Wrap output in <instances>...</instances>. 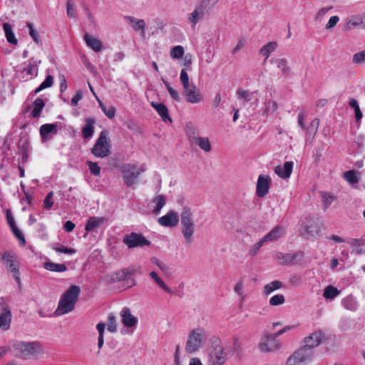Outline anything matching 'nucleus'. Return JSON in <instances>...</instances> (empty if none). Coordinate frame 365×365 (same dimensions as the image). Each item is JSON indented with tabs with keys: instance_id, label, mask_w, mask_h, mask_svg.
Here are the masks:
<instances>
[{
	"instance_id": "f257e3e1",
	"label": "nucleus",
	"mask_w": 365,
	"mask_h": 365,
	"mask_svg": "<svg viewBox=\"0 0 365 365\" xmlns=\"http://www.w3.org/2000/svg\"><path fill=\"white\" fill-rule=\"evenodd\" d=\"M81 289L78 286L71 285L61 296L58 307L55 312L56 315H63L73 310L78 302Z\"/></svg>"
},
{
	"instance_id": "f03ea898",
	"label": "nucleus",
	"mask_w": 365,
	"mask_h": 365,
	"mask_svg": "<svg viewBox=\"0 0 365 365\" xmlns=\"http://www.w3.org/2000/svg\"><path fill=\"white\" fill-rule=\"evenodd\" d=\"M13 347L16 351L15 356L22 359H29L44 352L42 344L36 341H17L14 343Z\"/></svg>"
},
{
	"instance_id": "7ed1b4c3",
	"label": "nucleus",
	"mask_w": 365,
	"mask_h": 365,
	"mask_svg": "<svg viewBox=\"0 0 365 365\" xmlns=\"http://www.w3.org/2000/svg\"><path fill=\"white\" fill-rule=\"evenodd\" d=\"M209 361L211 365H224L227 359V354L222 345L220 338L212 336L208 349Z\"/></svg>"
},
{
	"instance_id": "20e7f679",
	"label": "nucleus",
	"mask_w": 365,
	"mask_h": 365,
	"mask_svg": "<svg viewBox=\"0 0 365 365\" xmlns=\"http://www.w3.org/2000/svg\"><path fill=\"white\" fill-rule=\"evenodd\" d=\"M145 170L146 168L144 165L138 166L133 163H125L120 167L124 183L128 187H131L136 184L140 175Z\"/></svg>"
},
{
	"instance_id": "39448f33",
	"label": "nucleus",
	"mask_w": 365,
	"mask_h": 365,
	"mask_svg": "<svg viewBox=\"0 0 365 365\" xmlns=\"http://www.w3.org/2000/svg\"><path fill=\"white\" fill-rule=\"evenodd\" d=\"M181 231L187 244L192 241V235L195 232V223L193 221V213L191 208L185 206L180 214Z\"/></svg>"
},
{
	"instance_id": "423d86ee",
	"label": "nucleus",
	"mask_w": 365,
	"mask_h": 365,
	"mask_svg": "<svg viewBox=\"0 0 365 365\" xmlns=\"http://www.w3.org/2000/svg\"><path fill=\"white\" fill-rule=\"evenodd\" d=\"M207 339L206 331L201 328L194 329L189 333L185 345V351L188 354L197 351Z\"/></svg>"
},
{
	"instance_id": "0eeeda50",
	"label": "nucleus",
	"mask_w": 365,
	"mask_h": 365,
	"mask_svg": "<svg viewBox=\"0 0 365 365\" xmlns=\"http://www.w3.org/2000/svg\"><path fill=\"white\" fill-rule=\"evenodd\" d=\"M91 153L97 158H104L110 153V140L108 131L104 130L101 132L95 145L91 148Z\"/></svg>"
},
{
	"instance_id": "6e6552de",
	"label": "nucleus",
	"mask_w": 365,
	"mask_h": 365,
	"mask_svg": "<svg viewBox=\"0 0 365 365\" xmlns=\"http://www.w3.org/2000/svg\"><path fill=\"white\" fill-rule=\"evenodd\" d=\"M313 356L312 351L299 349L287 358L286 365H307L312 361Z\"/></svg>"
},
{
	"instance_id": "1a4fd4ad",
	"label": "nucleus",
	"mask_w": 365,
	"mask_h": 365,
	"mask_svg": "<svg viewBox=\"0 0 365 365\" xmlns=\"http://www.w3.org/2000/svg\"><path fill=\"white\" fill-rule=\"evenodd\" d=\"M123 242L129 248L143 247L150 246L151 242L146 239L141 233L132 232L123 238Z\"/></svg>"
},
{
	"instance_id": "9d476101",
	"label": "nucleus",
	"mask_w": 365,
	"mask_h": 365,
	"mask_svg": "<svg viewBox=\"0 0 365 365\" xmlns=\"http://www.w3.org/2000/svg\"><path fill=\"white\" fill-rule=\"evenodd\" d=\"M2 262L9 272H11L14 278L18 283H20V272L18 261L16 255L11 252H6L2 256Z\"/></svg>"
},
{
	"instance_id": "9b49d317",
	"label": "nucleus",
	"mask_w": 365,
	"mask_h": 365,
	"mask_svg": "<svg viewBox=\"0 0 365 365\" xmlns=\"http://www.w3.org/2000/svg\"><path fill=\"white\" fill-rule=\"evenodd\" d=\"M280 347V341L272 334L267 332L264 333L259 344V349L262 352H273L279 349Z\"/></svg>"
},
{
	"instance_id": "f8f14e48",
	"label": "nucleus",
	"mask_w": 365,
	"mask_h": 365,
	"mask_svg": "<svg viewBox=\"0 0 365 365\" xmlns=\"http://www.w3.org/2000/svg\"><path fill=\"white\" fill-rule=\"evenodd\" d=\"M322 339L323 334L321 331H314L304 339V345L300 349L312 351L322 343Z\"/></svg>"
},
{
	"instance_id": "ddd939ff",
	"label": "nucleus",
	"mask_w": 365,
	"mask_h": 365,
	"mask_svg": "<svg viewBox=\"0 0 365 365\" xmlns=\"http://www.w3.org/2000/svg\"><path fill=\"white\" fill-rule=\"evenodd\" d=\"M271 185V178L268 175H260L258 177L257 187H256V195L259 197H264L269 190V187Z\"/></svg>"
},
{
	"instance_id": "4468645a",
	"label": "nucleus",
	"mask_w": 365,
	"mask_h": 365,
	"mask_svg": "<svg viewBox=\"0 0 365 365\" xmlns=\"http://www.w3.org/2000/svg\"><path fill=\"white\" fill-rule=\"evenodd\" d=\"M183 94L186 97V101L191 103H198L202 100L200 90L195 85L183 88Z\"/></svg>"
},
{
	"instance_id": "2eb2a0df",
	"label": "nucleus",
	"mask_w": 365,
	"mask_h": 365,
	"mask_svg": "<svg viewBox=\"0 0 365 365\" xmlns=\"http://www.w3.org/2000/svg\"><path fill=\"white\" fill-rule=\"evenodd\" d=\"M158 222L162 226L173 227L178 224L179 216L177 212L170 211L165 215L159 217Z\"/></svg>"
},
{
	"instance_id": "dca6fc26",
	"label": "nucleus",
	"mask_w": 365,
	"mask_h": 365,
	"mask_svg": "<svg viewBox=\"0 0 365 365\" xmlns=\"http://www.w3.org/2000/svg\"><path fill=\"white\" fill-rule=\"evenodd\" d=\"M120 316L122 323L126 327H133L138 323V319L131 314L130 309L128 307H124L120 311Z\"/></svg>"
},
{
	"instance_id": "f3484780",
	"label": "nucleus",
	"mask_w": 365,
	"mask_h": 365,
	"mask_svg": "<svg viewBox=\"0 0 365 365\" xmlns=\"http://www.w3.org/2000/svg\"><path fill=\"white\" fill-rule=\"evenodd\" d=\"M58 123H46L40 127V135L43 141L49 139V135H56L58 133Z\"/></svg>"
},
{
	"instance_id": "a211bd4d",
	"label": "nucleus",
	"mask_w": 365,
	"mask_h": 365,
	"mask_svg": "<svg viewBox=\"0 0 365 365\" xmlns=\"http://www.w3.org/2000/svg\"><path fill=\"white\" fill-rule=\"evenodd\" d=\"M285 230L282 226L277 225L274 227L270 232L264 235L262 239L265 242L277 241L284 236Z\"/></svg>"
},
{
	"instance_id": "6ab92c4d",
	"label": "nucleus",
	"mask_w": 365,
	"mask_h": 365,
	"mask_svg": "<svg viewBox=\"0 0 365 365\" xmlns=\"http://www.w3.org/2000/svg\"><path fill=\"white\" fill-rule=\"evenodd\" d=\"M293 165L292 162L287 161L283 166H276L274 168V172L279 178L287 179L289 178L292 174Z\"/></svg>"
},
{
	"instance_id": "aec40b11",
	"label": "nucleus",
	"mask_w": 365,
	"mask_h": 365,
	"mask_svg": "<svg viewBox=\"0 0 365 365\" xmlns=\"http://www.w3.org/2000/svg\"><path fill=\"white\" fill-rule=\"evenodd\" d=\"M190 143H195L205 152H210L212 149L210 140L207 137L190 135Z\"/></svg>"
},
{
	"instance_id": "412c9836",
	"label": "nucleus",
	"mask_w": 365,
	"mask_h": 365,
	"mask_svg": "<svg viewBox=\"0 0 365 365\" xmlns=\"http://www.w3.org/2000/svg\"><path fill=\"white\" fill-rule=\"evenodd\" d=\"M108 220L106 217H91L87 221L85 230L87 232H92L99 225L107 222Z\"/></svg>"
},
{
	"instance_id": "4be33fe9",
	"label": "nucleus",
	"mask_w": 365,
	"mask_h": 365,
	"mask_svg": "<svg viewBox=\"0 0 365 365\" xmlns=\"http://www.w3.org/2000/svg\"><path fill=\"white\" fill-rule=\"evenodd\" d=\"M83 39L88 47L95 52H100L103 48V43L98 38L93 37L88 34L84 35Z\"/></svg>"
},
{
	"instance_id": "5701e85b",
	"label": "nucleus",
	"mask_w": 365,
	"mask_h": 365,
	"mask_svg": "<svg viewBox=\"0 0 365 365\" xmlns=\"http://www.w3.org/2000/svg\"><path fill=\"white\" fill-rule=\"evenodd\" d=\"M11 312L8 306L5 307L3 312L0 314V328L3 330H8L11 322Z\"/></svg>"
},
{
	"instance_id": "b1692460",
	"label": "nucleus",
	"mask_w": 365,
	"mask_h": 365,
	"mask_svg": "<svg viewBox=\"0 0 365 365\" xmlns=\"http://www.w3.org/2000/svg\"><path fill=\"white\" fill-rule=\"evenodd\" d=\"M342 306L347 310L355 312L359 307V303L354 296L349 294L341 299Z\"/></svg>"
},
{
	"instance_id": "393cba45",
	"label": "nucleus",
	"mask_w": 365,
	"mask_h": 365,
	"mask_svg": "<svg viewBox=\"0 0 365 365\" xmlns=\"http://www.w3.org/2000/svg\"><path fill=\"white\" fill-rule=\"evenodd\" d=\"M151 106L155 109L159 115L161 117L163 121H166L169 120L170 122H172V119L169 115L168 110L166 106L163 103L152 102Z\"/></svg>"
},
{
	"instance_id": "a878e982",
	"label": "nucleus",
	"mask_w": 365,
	"mask_h": 365,
	"mask_svg": "<svg viewBox=\"0 0 365 365\" xmlns=\"http://www.w3.org/2000/svg\"><path fill=\"white\" fill-rule=\"evenodd\" d=\"M86 125L82 129V135L85 139H90L94 133L95 120L93 118H86Z\"/></svg>"
},
{
	"instance_id": "bb28decb",
	"label": "nucleus",
	"mask_w": 365,
	"mask_h": 365,
	"mask_svg": "<svg viewBox=\"0 0 365 365\" xmlns=\"http://www.w3.org/2000/svg\"><path fill=\"white\" fill-rule=\"evenodd\" d=\"M271 63H274L277 67L282 71L283 75L290 72V68L288 66V61L284 58H274L271 59Z\"/></svg>"
},
{
	"instance_id": "cd10ccee",
	"label": "nucleus",
	"mask_w": 365,
	"mask_h": 365,
	"mask_svg": "<svg viewBox=\"0 0 365 365\" xmlns=\"http://www.w3.org/2000/svg\"><path fill=\"white\" fill-rule=\"evenodd\" d=\"M3 29L7 41L11 45H17L18 41L12 31L11 26L9 23H4Z\"/></svg>"
},
{
	"instance_id": "c85d7f7f",
	"label": "nucleus",
	"mask_w": 365,
	"mask_h": 365,
	"mask_svg": "<svg viewBox=\"0 0 365 365\" xmlns=\"http://www.w3.org/2000/svg\"><path fill=\"white\" fill-rule=\"evenodd\" d=\"M44 106L45 103L43 99L37 98L33 103V109L31 113V116L34 118H38Z\"/></svg>"
},
{
	"instance_id": "c756f323",
	"label": "nucleus",
	"mask_w": 365,
	"mask_h": 365,
	"mask_svg": "<svg viewBox=\"0 0 365 365\" xmlns=\"http://www.w3.org/2000/svg\"><path fill=\"white\" fill-rule=\"evenodd\" d=\"M43 267L51 272H63L67 270V267L64 264H57L51 261H47L43 264Z\"/></svg>"
},
{
	"instance_id": "7c9ffc66",
	"label": "nucleus",
	"mask_w": 365,
	"mask_h": 365,
	"mask_svg": "<svg viewBox=\"0 0 365 365\" xmlns=\"http://www.w3.org/2000/svg\"><path fill=\"white\" fill-rule=\"evenodd\" d=\"M363 24V19L359 15H354L347 19L344 26V30L348 31L352 28L361 26Z\"/></svg>"
},
{
	"instance_id": "2f4dec72",
	"label": "nucleus",
	"mask_w": 365,
	"mask_h": 365,
	"mask_svg": "<svg viewBox=\"0 0 365 365\" xmlns=\"http://www.w3.org/2000/svg\"><path fill=\"white\" fill-rule=\"evenodd\" d=\"M296 257V254H284L282 252H277L276 254V257L281 264H289L292 263Z\"/></svg>"
},
{
	"instance_id": "473e14b6",
	"label": "nucleus",
	"mask_w": 365,
	"mask_h": 365,
	"mask_svg": "<svg viewBox=\"0 0 365 365\" xmlns=\"http://www.w3.org/2000/svg\"><path fill=\"white\" fill-rule=\"evenodd\" d=\"M153 202L155 204V207L153 209V212L155 215H158L160 214L161 209L165 206L166 203V198L163 195H158L153 198Z\"/></svg>"
},
{
	"instance_id": "72a5a7b5",
	"label": "nucleus",
	"mask_w": 365,
	"mask_h": 365,
	"mask_svg": "<svg viewBox=\"0 0 365 365\" xmlns=\"http://www.w3.org/2000/svg\"><path fill=\"white\" fill-rule=\"evenodd\" d=\"M126 19L129 20L130 23L132 24V27L135 31H141L142 35H145V23L143 19L135 20V19L133 16H126Z\"/></svg>"
},
{
	"instance_id": "f704fd0d",
	"label": "nucleus",
	"mask_w": 365,
	"mask_h": 365,
	"mask_svg": "<svg viewBox=\"0 0 365 365\" xmlns=\"http://www.w3.org/2000/svg\"><path fill=\"white\" fill-rule=\"evenodd\" d=\"M360 173L354 170H348L343 173V177L345 180L351 185L356 184L359 181Z\"/></svg>"
},
{
	"instance_id": "c9c22d12",
	"label": "nucleus",
	"mask_w": 365,
	"mask_h": 365,
	"mask_svg": "<svg viewBox=\"0 0 365 365\" xmlns=\"http://www.w3.org/2000/svg\"><path fill=\"white\" fill-rule=\"evenodd\" d=\"M40 63V60H34V58H32L29 61L28 66L25 68L24 71L26 72L28 75L36 76L38 74V67Z\"/></svg>"
},
{
	"instance_id": "e433bc0d",
	"label": "nucleus",
	"mask_w": 365,
	"mask_h": 365,
	"mask_svg": "<svg viewBox=\"0 0 365 365\" xmlns=\"http://www.w3.org/2000/svg\"><path fill=\"white\" fill-rule=\"evenodd\" d=\"M277 43L274 41L269 42L266 45L263 46L259 50V54L264 56L265 58H268L271 53L274 51L277 48Z\"/></svg>"
},
{
	"instance_id": "4c0bfd02",
	"label": "nucleus",
	"mask_w": 365,
	"mask_h": 365,
	"mask_svg": "<svg viewBox=\"0 0 365 365\" xmlns=\"http://www.w3.org/2000/svg\"><path fill=\"white\" fill-rule=\"evenodd\" d=\"M340 294V291L334 286H327L323 293V297L327 299H334Z\"/></svg>"
},
{
	"instance_id": "58836bf2",
	"label": "nucleus",
	"mask_w": 365,
	"mask_h": 365,
	"mask_svg": "<svg viewBox=\"0 0 365 365\" xmlns=\"http://www.w3.org/2000/svg\"><path fill=\"white\" fill-rule=\"evenodd\" d=\"M149 275L160 288L169 294H173L171 289L164 283L155 272H151Z\"/></svg>"
},
{
	"instance_id": "ea45409f",
	"label": "nucleus",
	"mask_w": 365,
	"mask_h": 365,
	"mask_svg": "<svg viewBox=\"0 0 365 365\" xmlns=\"http://www.w3.org/2000/svg\"><path fill=\"white\" fill-rule=\"evenodd\" d=\"M282 287V283L278 280H274L272 282L267 284L264 287V294L265 295L270 294L272 292L276 289H279Z\"/></svg>"
},
{
	"instance_id": "a19ab883",
	"label": "nucleus",
	"mask_w": 365,
	"mask_h": 365,
	"mask_svg": "<svg viewBox=\"0 0 365 365\" xmlns=\"http://www.w3.org/2000/svg\"><path fill=\"white\" fill-rule=\"evenodd\" d=\"M205 12L204 8L199 7L191 13L190 19L194 26L201 19Z\"/></svg>"
},
{
	"instance_id": "79ce46f5",
	"label": "nucleus",
	"mask_w": 365,
	"mask_h": 365,
	"mask_svg": "<svg viewBox=\"0 0 365 365\" xmlns=\"http://www.w3.org/2000/svg\"><path fill=\"white\" fill-rule=\"evenodd\" d=\"M53 83V78L52 76L48 75L46 79L40 84V86L34 91V94L36 95L41 91L52 86Z\"/></svg>"
},
{
	"instance_id": "37998d69",
	"label": "nucleus",
	"mask_w": 365,
	"mask_h": 365,
	"mask_svg": "<svg viewBox=\"0 0 365 365\" xmlns=\"http://www.w3.org/2000/svg\"><path fill=\"white\" fill-rule=\"evenodd\" d=\"M255 93L239 88L237 91V96L239 99L243 100L245 102H250L252 100Z\"/></svg>"
},
{
	"instance_id": "c03bdc74",
	"label": "nucleus",
	"mask_w": 365,
	"mask_h": 365,
	"mask_svg": "<svg viewBox=\"0 0 365 365\" xmlns=\"http://www.w3.org/2000/svg\"><path fill=\"white\" fill-rule=\"evenodd\" d=\"M107 329L111 333L117 331L116 317L113 313H110L108 317Z\"/></svg>"
},
{
	"instance_id": "a18cd8bd",
	"label": "nucleus",
	"mask_w": 365,
	"mask_h": 365,
	"mask_svg": "<svg viewBox=\"0 0 365 365\" xmlns=\"http://www.w3.org/2000/svg\"><path fill=\"white\" fill-rule=\"evenodd\" d=\"M319 125V120L314 118L307 128V135L313 138L317 132Z\"/></svg>"
},
{
	"instance_id": "49530a36",
	"label": "nucleus",
	"mask_w": 365,
	"mask_h": 365,
	"mask_svg": "<svg viewBox=\"0 0 365 365\" xmlns=\"http://www.w3.org/2000/svg\"><path fill=\"white\" fill-rule=\"evenodd\" d=\"M26 26L29 29V34L32 39L37 43L41 44V41L39 36L38 33L35 30L34 26L32 23L28 22L26 24Z\"/></svg>"
},
{
	"instance_id": "de8ad7c7",
	"label": "nucleus",
	"mask_w": 365,
	"mask_h": 365,
	"mask_svg": "<svg viewBox=\"0 0 365 365\" xmlns=\"http://www.w3.org/2000/svg\"><path fill=\"white\" fill-rule=\"evenodd\" d=\"M349 106L355 111L356 120L357 121L360 120L361 119V118H362V113H361V111L360 110V108H359V103H358L356 99H354V98H351L349 101Z\"/></svg>"
},
{
	"instance_id": "09e8293b",
	"label": "nucleus",
	"mask_w": 365,
	"mask_h": 365,
	"mask_svg": "<svg viewBox=\"0 0 365 365\" xmlns=\"http://www.w3.org/2000/svg\"><path fill=\"white\" fill-rule=\"evenodd\" d=\"M100 107L104 114L110 119H112L115 115V108L113 106H109L107 108L104 104L101 102H99Z\"/></svg>"
},
{
	"instance_id": "8fccbe9b",
	"label": "nucleus",
	"mask_w": 365,
	"mask_h": 365,
	"mask_svg": "<svg viewBox=\"0 0 365 365\" xmlns=\"http://www.w3.org/2000/svg\"><path fill=\"white\" fill-rule=\"evenodd\" d=\"M185 51L182 46H175L170 51V56L173 58L179 59L184 55Z\"/></svg>"
},
{
	"instance_id": "3c124183",
	"label": "nucleus",
	"mask_w": 365,
	"mask_h": 365,
	"mask_svg": "<svg viewBox=\"0 0 365 365\" xmlns=\"http://www.w3.org/2000/svg\"><path fill=\"white\" fill-rule=\"evenodd\" d=\"M269 302L272 306H279L285 302V298L283 294H276L270 298Z\"/></svg>"
},
{
	"instance_id": "603ef678",
	"label": "nucleus",
	"mask_w": 365,
	"mask_h": 365,
	"mask_svg": "<svg viewBox=\"0 0 365 365\" xmlns=\"http://www.w3.org/2000/svg\"><path fill=\"white\" fill-rule=\"evenodd\" d=\"M66 12H67V15L69 18H73V19L76 18L75 4H74L73 0H67Z\"/></svg>"
},
{
	"instance_id": "864d4df0",
	"label": "nucleus",
	"mask_w": 365,
	"mask_h": 365,
	"mask_svg": "<svg viewBox=\"0 0 365 365\" xmlns=\"http://www.w3.org/2000/svg\"><path fill=\"white\" fill-rule=\"evenodd\" d=\"M87 165H88L89 170L92 175H93L95 176L100 175L101 168L98 166L97 163H93L92 161H87Z\"/></svg>"
},
{
	"instance_id": "5fc2aeb1",
	"label": "nucleus",
	"mask_w": 365,
	"mask_h": 365,
	"mask_svg": "<svg viewBox=\"0 0 365 365\" xmlns=\"http://www.w3.org/2000/svg\"><path fill=\"white\" fill-rule=\"evenodd\" d=\"M322 197L324 202V209L327 210L334 200V197L327 192H322Z\"/></svg>"
},
{
	"instance_id": "6e6d98bb",
	"label": "nucleus",
	"mask_w": 365,
	"mask_h": 365,
	"mask_svg": "<svg viewBox=\"0 0 365 365\" xmlns=\"http://www.w3.org/2000/svg\"><path fill=\"white\" fill-rule=\"evenodd\" d=\"M132 274L128 269H123L119 272H117L115 274L114 279L118 281L126 280L128 277Z\"/></svg>"
},
{
	"instance_id": "4d7b16f0",
	"label": "nucleus",
	"mask_w": 365,
	"mask_h": 365,
	"mask_svg": "<svg viewBox=\"0 0 365 365\" xmlns=\"http://www.w3.org/2000/svg\"><path fill=\"white\" fill-rule=\"evenodd\" d=\"M352 61L354 63L361 64L365 62V50L356 53L353 56Z\"/></svg>"
},
{
	"instance_id": "13d9d810",
	"label": "nucleus",
	"mask_w": 365,
	"mask_h": 365,
	"mask_svg": "<svg viewBox=\"0 0 365 365\" xmlns=\"http://www.w3.org/2000/svg\"><path fill=\"white\" fill-rule=\"evenodd\" d=\"M180 79L182 84L183 88H187L190 86L189 76L185 69H182L180 75Z\"/></svg>"
},
{
	"instance_id": "bf43d9fd",
	"label": "nucleus",
	"mask_w": 365,
	"mask_h": 365,
	"mask_svg": "<svg viewBox=\"0 0 365 365\" xmlns=\"http://www.w3.org/2000/svg\"><path fill=\"white\" fill-rule=\"evenodd\" d=\"M15 237L19 240L21 245L26 244V240L23 233L18 229L16 226L11 228Z\"/></svg>"
},
{
	"instance_id": "052dcab7",
	"label": "nucleus",
	"mask_w": 365,
	"mask_h": 365,
	"mask_svg": "<svg viewBox=\"0 0 365 365\" xmlns=\"http://www.w3.org/2000/svg\"><path fill=\"white\" fill-rule=\"evenodd\" d=\"M53 192L51 191L49 192L46 198L43 200V207L46 210H49L53 205Z\"/></svg>"
},
{
	"instance_id": "680f3d73",
	"label": "nucleus",
	"mask_w": 365,
	"mask_h": 365,
	"mask_svg": "<svg viewBox=\"0 0 365 365\" xmlns=\"http://www.w3.org/2000/svg\"><path fill=\"white\" fill-rule=\"evenodd\" d=\"M219 0H203L202 3V7L206 12H209L215 5L218 2Z\"/></svg>"
},
{
	"instance_id": "e2e57ef3",
	"label": "nucleus",
	"mask_w": 365,
	"mask_h": 365,
	"mask_svg": "<svg viewBox=\"0 0 365 365\" xmlns=\"http://www.w3.org/2000/svg\"><path fill=\"white\" fill-rule=\"evenodd\" d=\"M53 249L58 252H61L67 255H73L76 252V250L73 248H67L63 245L55 247Z\"/></svg>"
},
{
	"instance_id": "0e129e2a",
	"label": "nucleus",
	"mask_w": 365,
	"mask_h": 365,
	"mask_svg": "<svg viewBox=\"0 0 365 365\" xmlns=\"http://www.w3.org/2000/svg\"><path fill=\"white\" fill-rule=\"evenodd\" d=\"M192 63V55L191 53H187L183 58V69L190 70L191 64Z\"/></svg>"
},
{
	"instance_id": "69168bd1",
	"label": "nucleus",
	"mask_w": 365,
	"mask_h": 365,
	"mask_svg": "<svg viewBox=\"0 0 365 365\" xmlns=\"http://www.w3.org/2000/svg\"><path fill=\"white\" fill-rule=\"evenodd\" d=\"M265 242L263 241V239L262 238L259 242H257V243H255L251 248L250 251V255L251 256H255L257 252L258 251L260 250V248L262 247V246L263 245V244Z\"/></svg>"
},
{
	"instance_id": "338daca9",
	"label": "nucleus",
	"mask_w": 365,
	"mask_h": 365,
	"mask_svg": "<svg viewBox=\"0 0 365 365\" xmlns=\"http://www.w3.org/2000/svg\"><path fill=\"white\" fill-rule=\"evenodd\" d=\"M331 9H332V6L324 7V8L321 9L317 12V14L316 15V17H315L316 20L319 22L322 21V20L323 19L325 14Z\"/></svg>"
},
{
	"instance_id": "774afa93",
	"label": "nucleus",
	"mask_w": 365,
	"mask_h": 365,
	"mask_svg": "<svg viewBox=\"0 0 365 365\" xmlns=\"http://www.w3.org/2000/svg\"><path fill=\"white\" fill-rule=\"evenodd\" d=\"M278 108L277 103L274 101H269L265 103L266 112H274Z\"/></svg>"
}]
</instances>
